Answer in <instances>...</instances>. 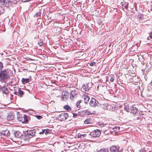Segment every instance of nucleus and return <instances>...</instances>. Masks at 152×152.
I'll return each mask as SVG.
<instances>
[{"label": "nucleus", "mask_w": 152, "mask_h": 152, "mask_svg": "<svg viewBox=\"0 0 152 152\" xmlns=\"http://www.w3.org/2000/svg\"><path fill=\"white\" fill-rule=\"evenodd\" d=\"M124 109L126 111L128 112H129V106L128 104H124Z\"/></svg>", "instance_id": "16"}, {"label": "nucleus", "mask_w": 152, "mask_h": 152, "mask_svg": "<svg viewBox=\"0 0 152 152\" xmlns=\"http://www.w3.org/2000/svg\"><path fill=\"white\" fill-rule=\"evenodd\" d=\"M1 134L2 135H4L6 136H10V135L9 131L8 130L2 131L1 132Z\"/></svg>", "instance_id": "10"}, {"label": "nucleus", "mask_w": 152, "mask_h": 152, "mask_svg": "<svg viewBox=\"0 0 152 152\" xmlns=\"http://www.w3.org/2000/svg\"><path fill=\"white\" fill-rule=\"evenodd\" d=\"M152 38V31L150 34V36L149 37H148V39L150 40Z\"/></svg>", "instance_id": "32"}, {"label": "nucleus", "mask_w": 152, "mask_h": 152, "mask_svg": "<svg viewBox=\"0 0 152 152\" xmlns=\"http://www.w3.org/2000/svg\"><path fill=\"white\" fill-rule=\"evenodd\" d=\"M83 98L85 103L86 104H87L89 100V97L87 95H86L85 94L83 95Z\"/></svg>", "instance_id": "13"}, {"label": "nucleus", "mask_w": 152, "mask_h": 152, "mask_svg": "<svg viewBox=\"0 0 152 152\" xmlns=\"http://www.w3.org/2000/svg\"><path fill=\"white\" fill-rule=\"evenodd\" d=\"M139 17L142 19H144V15H142L141 14H140L138 15Z\"/></svg>", "instance_id": "30"}, {"label": "nucleus", "mask_w": 152, "mask_h": 152, "mask_svg": "<svg viewBox=\"0 0 152 152\" xmlns=\"http://www.w3.org/2000/svg\"><path fill=\"white\" fill-rule=\"evenodd\" d=\"M93 113H91V112H89L88 113V114H93Z\"/></svg>", "instance_id": "42"}, {"label": "nucleus", "mask_w": 152, "mask_h": 152, "mask_svg": "<svg viewBox=\"0 0 152 152\" xmlns=\"http://www.w3.org/2000/svg\"><path fill=\"white\" fill-rule=\"evenodd\" d=\"M120 129L119 127H115L113 128L115 132H118V131L119 129Z\"/></svg>", "instance_id": "31"}, {"label": "nucleus", "mask_w": 152, "mask_h": 152, "mask_svg": "<svg viewBox=\"0 0 152 152\" xmlns=\"http://www.w3.org/2000/svg\"><path fill=\"white\" fill-rule=\"evenodd\" d=\"M86 134H84V135H82V134H80L79 133L78 134V136L79 138H81L82 137H83L84 136H86Z\"/></svg>", "instance_id": "29"}, {"label": "nucleus", "mask_w": 152, "mask_h": 152, "mask_svg": "<svg viewBox=\"0 0 152 152\" xmlns=\"http://www.w3.org/2000/svg\"><path fill=\"white\" fill-rule=\"evenodd\" d=\"M98 152H108L107 150L104 148H102L98 151Z\"/></svg>", "instance_id": "28"}, {"label": "nucleus", "mask_w": 152, "mask_h": 152, "mask_svg": "<svg viewBox=\"0 0 152 152\" xmlns=\"http://www.w3.org/2000/svg\"><path fill=\"white\" fill-rule=\"evenodd\" d=\"M23 94V92L22 91L20 88H19L18 89V95L20 97H22Z\"/></svg>", "instance_id": "17"}, {"label": "nucleus", "mask_w": 152, "mask_h": 152, "mask_svg": "<svg viewBox=\"0 0 152 152\" xmlns=\"http://www.w3.org/2000/svg\"><path fill=\"white\" fill-rule=\"evenodd\" d=\"M101 134V132L98 129L95 130L91 132L90 135L93 137H99Z\"/></svg>", "instance_id": "3"}, {"label": "nucleus", "mask_w": 152, "mask_h": 152, "mask_svg": "<svg viewBox=\"0 0 152 152\" xmlns=\"http://www.w3.org/2000/svg\"><path fill=\"white\" fill-rule=\"evenodd\" d=\"M68 114L65 113H63L60 114L58 118L59 121H62L66 120L68 117Z\"/></svg>", "instance_id": "2"}, {"label": "nucleus", "mask_w": 152, "mask_h": 152, "mask_svg": "<svg viewBox=\"0 0 152 152\" xmlns=\"http://www.w3.org/2000/svg\"><path fill=\"white\" fill-rule=\"evenodd\" d=\"M22 1L23 2H25L30 1L29 0H22Z\"/></svg>", "instance_id": "40"}, {"label": "nucleus", "mask_w": 152, "mask_h": 152, "mask_svg": "<svg viewBox=\"0 0 152 152\" xmlns=\"http://www.w3.org/2000/svg\"><path fill=\"white\" fill-rule=\"evenodd\" d=\"M27 134L28 135L33 136L35 135L36 131L34 129L30 130L28 131Z\"/></svg>", "instance_id": "14"}, {"label": "nucleus", "mask_w": 152, "mask_h": 152, "mask_svg": "<svg viewBox=\"0 0 152 152\" xmlns=\"http://www.w3.org/2000/svg\"><path fill=\"white\" fill-rule=\"evenodd\" d=\"M151 83H152V80H151Z\"/></svg>", "instance_id": "46"}, {"label": "nucleus", "mask_w": 152, "mask_h": 152, "mask_svg": "<svg viewBox=\"0 0 152 152\" xmlns=\"http://www.w3.org/2000/svg\"><path fill=\"white\" fill-rule=\"evenodd\" d=\"M23 122L26 123L28 122V120L27 118V117L26 115H24L23 117Z\"/></svg>", "instance_id": "20"}, {"label": "nucleus", "mask_w": 152, "mask_h": 152, "mask_svg": "<svg viewBox=\"0 0 152 152\" xmlns=\"http://www.w3.org/2000/svg\"><path fill=\"white\" fill-rule=\"evenodd\" d=\"M64 108L65 109L68 110H71L70 107L68 105H65L64 107Z\"/></svg>", "instance_id": "21"}, {"label": "nucleus", "mask_w": 152, "mask_h": 152, "mask_svg": "<svg viewBox=\"0 0 152 152\" xmlns=\"http://www.w3.org/2000/svg\"><path fill=\"white\" fill-rule=\"evenodd\" d=\"M18 120L20 121L23 122V118H22L20 117H19L18 118Z\"/></svg>", "instance_id": "33"}, {"label": "nucleus", "mask_w": 152, "mask_h": 152, "mask_svg": "<svg viewBox=\"0 0 152 152\" xmlns=\"http://www.w3.org/2000/svg\"><path fill=\"white\" fill-rule=\"evenodd\" d=\"M10 74L8 70H1L0 72V81H3L10 77Z\"/></svg>", "instance_id": "1"}, {"label": "nucleus", "mask_w": 152, "mask_h": 152, "mask_svg": "<svg viewBox=\"0 0 152 152\" xmlns=\"http://www.w3.org/2000/svg\"><path fill=\"white\" fill-rule=\"evenodd\" d=\"M81 100H80L78 101L77 103V107L79 108H80V103H81Z\"/></svg>", "instance_id": "27"}, {"label": "nucleus", "mask_w": 152, "mask_h": 152, "mask_svg": "<svg viewBox=\"0 0 152 152\" xmlns=\"http://www.w3.org/2000/svg\"><path fill=\"white\" fill-rule=\"evenodd\" d=\"M91 87V83H88L86 85H83L81 89L83 91H88Z\"/></svg>", "instance_id": "4"}, {"label": "nucleus", "mask_w": 152, "mask_h": 152, "mask_svg": "<svg viewBox=\"0 0 152 152\" xmlns=\"http://www.w3.org/2000/svg\"><path fill=\"white\" fill-rule=\"evenodd\" d=\"M14 118V115L11 113L8 114V116H7V119L8 121H11Z\"/></svg>", "instance_id": "9"}, {"label": "nucleus", "mask_w": 152, "mask_h": 152, "mask_svg": "<svg viewBox=\"0 0 152 152\" xmlns=\"http://www.w3.org/2000/svg\"><path fill=\"white\" fill-rule=\"evenodd\" d=\"M3 68V65L2 63L0 62V71Z\"/></svg>", "instance_id": "36"}, {"label": "nucleus", "mask_w": 152, "mask_h": 152, "mask_svg": "<svg viewBox=\"0 0 152 152\" xmlns=\"http://www.w3.org/2000/svg\"><path fill=\"white\" fill-rule=\"evenodd\" d=\"M131 110V113H132L133 114H135L138 111V109L136 107L134 106H132L130 107Z\"/></svg>", "instance_id": "12"}, {"label": "nucleus", "mask_w": 152, "mask_h": 152, "mask_svg": "<svg viewBox=\"0 0 152 152\" xmlns=\"http://www.w3.org/2000/svg\"><path fill=\"white\" fill-rule=\"evenodd\" d=\"M44 133V129H42V131L39 133V134H43Z\"/></svg>", "instance_id": "38"}, {"label": "nucleus", "mask_w": 152, "mask_h": 152, "mask_svg": "<svg viewBox=\"0 0 152 152\" xmlns=\"http://www.w3.org/2000/svg\"><path fill=\"white\" fill-rule=\"evenodd\" d=\"M29 79L22 78L21 81L23 84H25L26 83H27L29 82Z\"/></svg>", "instance_id": "18"}, {"label": "nucleus", "mask_w": 152, "mask_h": 152, "mask_svg": "<svg viewBox=\"0 0 152 152\" xmlns=\"http://www.w3.org/2000/svg\"><path fill=\"white\" fill-rule=\"evenodd\" d=\"M78 115V114H77L73 113V117H76Z\"/></svg>", "instance_id": "39"}, {"label": "nucleus", "mask_w": 152, "mask_h": 152, "mask_svg": "<svg viewBox=\"0 0 152 152\" xmlns=\"http://www.w3.org/2000/svg\"><path fill=\"white\" fill-rule=\"evenodd\" d=\"M3 12H1V13H3Z\"/></svg>", "instance_id": "47"}, {"label": "nucleus", "mask_w": 152, "mask_h": 152, "mask_svg": "<svg viewBox=\"0 0 152 152\" xmlns=\"http://www.w3.org/2000/svg\"><path fill=\"white\" fill-rule=\"evenodd\" d=\"M111 152H119L118 149L115 146H112L110 149Z\"/></svg>", "instance_id": "8"}, {"label": "nucleus", "mask_w": 152, "mask_h": 152, "mask_svg": "<svg viewBox=\"0 0 152 152\" xmlns=\"http://www.w3.org/2000/svg\"><path fill=\"white\" fill-rule=\"evenodd\" d=\"M91 119L90 118H88L86 119L84 122L85 124H88L91 123Z\"/></svg>", "instance_id": "19"}, {"label": "nucleus", "mask_w": 152, "mask_h": 152, "mask_svg": "<svg viewBox=\"0 0 152 152\" xmlns=\"http://www.w3.org/2000/svg\"><path fill=\"white\" fill-rule=\"evenodd\" d=\"M103 106L102 107L105 110H108V107H109V105L107 104H104L103 105Z\"/></svg>", "instance_id": "24"}, {"label": "nucleus", "mask_w": 152, "mask_h": 152, "mask_svg": "<svg viewBox=\"0 0 152 152\" xmlns=\"http://www.w3.org/2000/svg\"><path fill=\"white\" fill-rule=\"evenodd\" d=\"M5 4V0H0V6Z\"/></svg>", "instance_id": "23"}, {"label": "nucleus", "mask_w": 152, "mask_h": 152, "mask_svg": "<svg viewBox=\"0 0 152 152\" xmlns=\"http://www.w3.org/2000/svg\"><path fill=\"white\" fill-rule=\"evenodd\" d=\"M14 135L15 137L18 138L21 137L22 134L20 132L17 131L15 132Z\"/></svg>", "instance_id": "15"}, {"label": "nucleus", "mask_w": 152, "mask_h": 152, "mask_svg": "<svg viewBox=\"0 0 152 152\" xmlns=\"http://www.w3.org/2000/svg\"><path fill=\"white\" fill-rule=\"evenodd\" d=\"M14 94H17V92L16 91H15L14 92Z\"/></svg>", "instance_id": "43"}, {"label": "nucleus", "mask_w": 152, "mask_h": 152, "mask_svg": "<svg viewBox=\"0 0 152 152\" xmlns=\"http://www.w3.org/2000/svg\"><path fill=\"white\" fill-rule=\"evenodd\" d=\"M61 96L63 99H66L68 98V92L66 91H63L62 93Z\"/></svg>", "instance_id": "6"}, {"label": "nucleus", "mask_w": 152, "mask_h": 152, "mask_svg": "<svg viewBox=\"0 0 152 152\" xmlns=\"http://www.w3.org/2000/svg\"><path fill=\"white\" fill-rule=\"evenodd\" d=\"M95 64V62H93L92 63H91L90 64V65L91 66H93Z\"/></svg>", "instance_id": "37"}, {"label": "nucleus", "mask_w": 152, "mask_h": 152, "mask_svg": "<svg viewBox=\"0 0 152 152\" xmlns=\"http://www.w3.org/2000/svg\"><path fill=\"white\" fill-rule=\"evenodd\" d=\"M99 125L102 127H103L104 125V124H103L101 123V124H99Z\"/></svg>", "instance_id": "41"}, {"label": "nucleus", "mask_w": 152, "mask_h": 152, "mask_svg": "<svg viewBox=\"0 0 152 152\" xmlns=\"http://www.w3.org/2000/svg\"><path fill=\"white\" fill-rule=\"evenodd\" d=\"M127 7H128V6H127H127H125V8H127Z\"/></svg>", "instance_id": "45"}, {"label": "nucleus", "mask_w": 152, "mask_h": 152, "mask_svg": "<svg viewBox=\"0 0 152 152\" xmlns=\"http://www.w3.org/2000/svg\"><path fill=\"white\" fill-rule=\"evenodd\" d=\"M115 78V77L114 75H111L110 76V81L111 82H113Z\"/></svg>", "instance_id": "22"}, {"label": "nucleus", "mask_w": 152, "mask_h": 152, "mask_svg": "<svg viewBox=\"0 0 152 152\" xmlns=\"http://www.w3.org/2000/svg\"><path fill=\"white\" fill-rule=\"evenodd\" d=\"M36 117L38 119H41L42 118V117L40 115H37Z\"/></svg>", "instance_id": "35"}, {"label": "nucleus", "mask_w": 152, "mask_h": 152, "mask_svg": "<svg viewBox=\"0 0 152 152\" xmlns=\"http://www.w3.org/2000/svg\"><path fill=\"white\" fill-rule=\"evenodd\" d=\"M38 44L40 46H42L43 45V43L42 41H40L38 42Z\"/></svg>", "instance_id": "34"}, {"label": "nucleus", "mask_w": 152, "mask_h": 152, "mask_svg": "<svg viewBox=\"0 0 152 152\" xmlns=\"http://www.w3.org/2000/svg\"><path fill=\"white\" fill-rule=\"evenodd\" d=\"M41 13L40 12H38L35 15H34V17L36 18H37L40 16Z\"/></svg>", "instance_id": "26"}, {"label": "nucleus", "mask_w": 152, "mask_h": 152, "mask_svg": "<svg viewBox=\"0 0 152 152\" xmlns=\"http://www.w3.org/2000/svg\"><path fill=\"white\" fill-rule=\"evenodd\" d=\"M98 104V102L94 98L91 99L89 104L91 106L94 107L97 106Z\"/></svg>", "instance_id": "5"}, {"label": "nucleus", "mask_w": 152, "mask_h": 152, "mask_svg": "<svg viewBox=\"0 0 152 152\" xmlns=\"http://www.w3.org/2000/svg\"><path fill=\"white\" fill-rule=\"evenodd\" d=\"M1 9H3H3L2 8V7H1V6H0V10H1Z\"/></svg>", "instance_id": "44"}, {"label": "nucleus", "mask_w": 152, "mask_h": 152, "mask_svg": "<svg viewBox=\"0 0 152 152\" xmlns=\"http://www.w3.org/2000/svg\"><path fill=\"white\" fill-rule=\"evenodd\" d=\"M77 94V92L76 91H72L70 95V98L71 99L74 98Z\"/></svg>", "instance_id": "11"}, {"label": "nucleus", "mask_w": 152, "mask_h": 152, "mask_svg": "<svg viewBox=\"0 0 152 152\" xmlns=\"http://www.w3.org/2000/svg\"><path fill=\"white\" fill-rule=\"evenodd\" d=\"M1 89L3 94L7 95L9 93V90L7 87H3Z\"/></svg>", "instance_id": "7"}, {"label": "nucleus", "mask_w": 152, "mask_h": 152, "mask_svg": "<svg viewBox=\"0 0 152 152\" xmlns=\"http://www.w3.org/2000/svg\"><path fill=\"white\" fill-rule=\"evenodd\" d=\"M44 133L45 134H48L50 133V131L48 129H44Z\"/></svg>", "instance_id": "25"}]
</instances>
